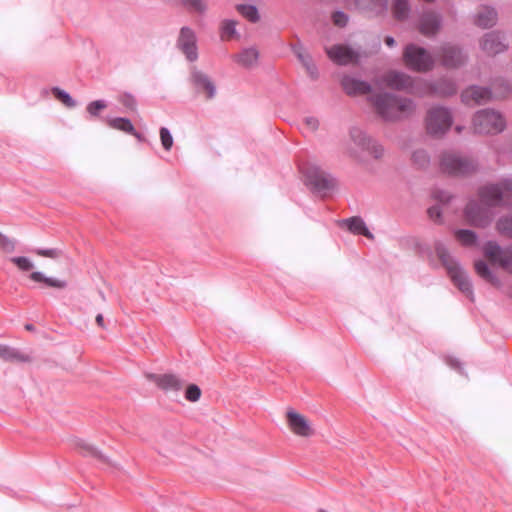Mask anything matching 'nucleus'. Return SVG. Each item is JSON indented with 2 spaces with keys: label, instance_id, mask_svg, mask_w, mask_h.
<instances>
[{
  "label": "nucleus",
  "instance_id": "1",
  "mask_svg": "<svg viewBox=\"0 0 512 512\" xmlns=\"http://www.w3.org/2000/svg\"><path fill=\"white\" fill-rule=\"evenodd\" d=\"M478 195L480 201H469L465 215L472 225L486 227L494 217L492 208L512 206V178H503L497 183L486 184L479 189Z\"/></svg>",
  "mask_w": 512,
  "mask_h": 512
},
{
  "label": "nucleus",
  "instance_id": "2",
  "mask_svg": "<svg viewBox=\"0 0 512 512\" xmlns=\"http://www.w3.org/2000/svg\"><path fill=\"white\" fill-rule=\"evenodd\" d=\"M368 100L376 113L386 121L399 120L414 113L416 104L412 99L392 93H379L369 96Z\"/></svg>",
  "mask_w": 512,
  "mask_h": 512
},
{
  "label": "nucleus",
  "instance_id": "3",
  "mask_svg": "<svg viewBox=\"0 0 512 512\" xmlns=\"http://www.w3.org/2000/svg\"><path fill=\"white\" fill-rule=\"evenodd\" d=\"M435 252L442 264L445 266L453 283L462 293L473 301L474 292L472 282L458 260L449 253L448 248L442 242H437L435 244Z\"/></svg>",
  "mask_w": 512,
  "mask_h": 512
},
{
  "label": "nucleus",
  "instance_id": "4",
  "mask_svg": "<svg viewBox=\"0 0 512 512\" xmlns=\"http://www.w3.org/2000/svg\"><path fill=\"white\" fill-rule=\"evenodd\" d=\"M301 180L312 191L325 193L335 187V179L314 161L299 159L297 162Z\"/></svg>",
  "mask_w": 512,
  "mask_h": 512
},
{
  "label": "nucleus",
  "instance_id": "5",
  "mask_svg": "<svg viewBox=\"0 0 512 512\" xmlns=\"http://www.w3.org/2000/svg\"><path fill=\"white\" fill-rule=\"evenodd\" d=\"M349 136L350 143L347 145L346 150L352 157L362 160L364 153L374 158H380L383 155V147L368 137L361 128L352 127Z\"/></svg>",
  "mask_w": 512,
  "mask_h": 512
},
{
  "label": "nucleus",
  "instance_id": "6",
  "mask_svg": "<svg viewBox=\"0 0 512 512\" xmlns=\"http://www.w3.org/2000/svg\"><path fill=\"white\" fill-rule=\"evenodd\" d=\"M478 168L475 159L455 151H444L440 156V169L449 175L467 176Z\"/></svg>",
  "mask_w": 512,
  "mask_h": 512
},
{
  "label": "nucleus",
  "instance_id": "7",
  "mask_svg": "<svg viewBox=\"0 0 512 512\" xmlns=\"http://www.w3.org/2000/svg\"><path fill=\"white\" fill-rule=\"evenodd\" d=\"M453 124L452 112L444 106H433L427 111L425 127L429 135L433 137L444 136Z\"/></svg>",
  "mask_w": 512,
  "mask_h": 512
},
{
  "label": "nucleus",
  "instance_id": "8",
  "mask_svg": "<svg viewBox=\"0 0 512 512\" xmlns=\"http://www.w3.org/2000/svg\"><path fill=\"white\" fill-rule=\"evenodd\" d=\"M403 61L408 69L416 72H427L435 63L433 56L416 44H408L404 48Z\"/></svg>",
  "mask_w": 512,
  "mask_h": 512
},
{
  "label": "nucleus",
  "instance_id": "9",
  "mask_svg": "<svg viewBox=\"0 0 512 512\" xmlns=\"http://www.w3.org/2000/svg\"><path fill=\"white\" fill-rule=\"evenodd\" d=\"M473 128L476 133L496 134L504 130L505 120L499 112L483 109L474 115Z\"/></svg>",
  "mask_w": 512,
  "mask_h": 512
},
{
  "label": "nucleus",
  "instance_id": "10",
  "mask_svg": "<svg viewBox=\"0 0 512 512\" xmlns=\"http://www.w3.org/2000/svg\"><path fill=\"white\" fill-rule=\"evenodd\" d=\"M176 48L185 56L186 60L193 63L199 57L198 38L194 29L190 26H183L175 43Z\"/></svg>",
  "mask_w": 512,
  "mask_h": 512
},
{
  "label": "nucleus",
  "instance_id": "11",
  "mask_svg": "<svg viewBox=\"0 0 512 512\" xmlns=\"http://www.w3.org/2000/svg\"><path fill=\"white\" fill-rule=\"evenodd\" d=\"M483 253L492 264L512 274V246L501 247L496 241H488L483 246Z\"/></svg>",
  "mask_w": 512,
  "mask_h": 512
},
{
  "label": "nucleus",
  "instance_id": "12",
  "mask_svg": "<svg viewBox=\"0 0 512 512\" xmlns=\"http://www.w3.org/2000/svg\"><path fill=\"white\" fill-rule=\"evenodd\" d=\"M326 53L331 61L341 66L356 64L361 58L359 50L343 44L326 48Z\"/></svg>",
  "mask_w": 512,
  "mask_h": 512
},
{
  "label": "nucleus",
  "instance_id": "13",
  "mask_svg": "<svg viewBox=\"0 0 512 512\" xmlns=\"http://www.w3.org/2000/svg\"><path fill=\"white\" fill-rule=\"evenodd\" d=\"M508 47L505 35L499 31L488 32L480 40V48L488 56L503 53Z\"/></svg>",
  "mask_w": 512,
  "mask_h": 512
},
{
  "label": "nucleus",
  "instance_id": "14",
  "mask_svg": "<svg viewBox=\"0 0 512 512\" xmlns=\"http://www.w3.org/2000/svg\"><path fill=\"white\" fill-rule=\"evenodd\" d=\"M438 55L441 58L442 65L447 68H458L467 61L466 54H464L459 47L451 44L443 45Z\"/></svg>",
  "mask_w": 512,
  "mask_h": 512
},
{
  "label": "nucleus",
  "instance_id": "15",
  "mask_svg": "<svg viewBox=\"0 0 512 512\" xmlns=\"http://www.w3.org/2000/svg\"><path fill=\"white\" fill-rule=\"evenodd\" d=\"M493 97L490 88L480 86H470L463 90L461 100L465 105L475 106L489 102Z\"/></svg>",
  "mask_w": 512,
  "mask_h": 512
},
{
  "label": "nucleus",
  "instance_id": "16",
  "mask_svg": "<svg viewBox=\"0 0 512 512\" xmlns=\"http://www.w3.org/2000/svg\"><path fill=\"white\" fill-rule=\"evenodd\" d=\"M190 81L198 92H205L208 99H212L216 95V86L212 79L199 70L196 66L191 68Z\"/></svg>",
  "mask_w": 512,
  "mask_h": 512
},
{
  "label": "nucleus",
  "instance_id": "17",
  "mask_svg": "<svg viewBox=\"0 0 512 512\" xmlns=\"http://www.w3.org/2000/svg\"><path fill=\"white\" fill-rule=\"evenodd\" d=\"M147 378L153 381L164 392H178L184 385V380L175 374H147Z\"/></svg>",
  "mask_w": 512,
  "mask_h": 512
},
{
  "label": "nucleus",
  "instance_id": "18",
  "mask_svg": "<svg viewBox=\"0 0 512 512\" xmlns=\"http://www.w3.org/2000/svg\"><path fill=\"white\" fill-rule=\"evenodd\" d=\"M382 82L389 88L412 92L413 78L401 71H390L383 76Z\"/></svg>",
  "mask_w": 512,
  "mask_h": 512
},
{
  "label": "nucleus",
  "instance_id": "19",
  "mask_svg": "<svg viewBox=\"0 0 512 512\" xmlns=\"http://www.w3.org/2000/svg\"><path fill=\"white\" fill-rule=\"evenodd\" d=\"M341 86L349 96L368 94L372 89L370 83L353 75H344L341 79Z\"/></svg>",
  "mask_w": 512,
  "mask_h": 512
},
{
  "label": "nucleus",
  "instance_id": "20",
  "mask_svg": "<svg viewBox=\"0 0 512 512\" xmlns=\"http://www.w3.org/2000/svg\"><path fill=\"white\" fill-rule=\"evenodd\" d=\"M442 16L433 11L424 12L420 17L419 31L427 37L434 36L441 28Z\"/></svg>",
  "mask_w": 512,
  "mask_h": 512
},
{
  "label": "nucleus",
  "instance_id": "21",
  "mask_svg": "<svg viewBox=\"0 0 512 512\" xmlns=\"http://www.w3.org/2000/svg\"><path fill=\"white\" fill-rule=\"evenodd\" d=\"M290 431L303 438L312 437L315 433L309 420L293 410H290Z\"/></svg>",
  "mask_w": 512,
  "mask_h": 512
},
{
  "label": "nucleus",
  "instance_id": "22",
  "mask_svg": "<svg viewBox=\"0 0 512 512\" xmlns=\"http://www.w3.org/2000/svg\"><path fill=\"white\" fill-rule=\"evenodd\" d=\"M355 7L369 16L384 14L388 9V0H354Z\"/></svg>",
  "mask_w": 512,
  "mask_h": 512
},
{
  "label": "nucleus",
  "instance_id": "23",
  "mask_svg": "<svg viewBox=\"0 0 512 512\" xmlns=\"http://www.w3.org/2000/svg\"><path fill=\"white\" fill-rule=\"evenodd\" d=\"M427 93L436 96H450L456 93V84L447 79H439L427 83Z\"/></svg>",
  "mask_w": 512,
  "mask_h": 512
},
{
  "label": "nucleus",
  "instance_id": "24",
  "mask_svg": "<svg viewBox=\"0 0 512 512\" xmlns=\"http://www.w3.org/2000/svg\"><path fill=\"white\" fill-rule=\"evenodd\" d=\"M434 198L437 200L438 204L430 207L428 214L433 221L440 222L442 213L444 212L443 207L451 201L452 196L446 191L437 190L434 192Z\"/></svg>",
  "mask_w": 512,
  "mask_h": 512
},
{
  "label": "nucleus",
  "instance_id": "25",
  "mask_svg": "<svg viewBox=\"0 0 512 512\" xmlns=\"http://www.w3.org/2000/svg\"><path fill=\"white\" fill-rule=\"evenodd\" d=\"M233 60L242 67L251 69L258 63L259 51L255 47L244 48L233 56Z\"/></svg>",
  "mask_w": 512,
  "mask_h": 512
},
{
  "label": "nucleus",
  "instance_id": "26",
  "mask_svg": "<svg viewBox=\"0 0 512 512\" xmlns=\"http://www.w3.org/2000/svg\"><path fill=\"white\" fill-rule=\"evenodd\" d=\"M497 12L494 8L483 6L474 16V23L481 28H489L496 24Z\"/></svg>",
  "mask_w": 512,
  "mask_h": 512
},
{
  "label": "nucleus",
  "instance_id": "27",
  "mask_svg": "<svg viewBox=\"0 0 512 512\" xmlns=\"http://www.w3.org/2000/svg\"><path fill=\"white\" fill-rule=\"evenodd\" d=\"M75 445L81 455L85 457L95 458L105 464H111L108 457H106L98 448L94 447L88 442L84 440H77Z\"/></svg>",
  "mask_w": 512,
  "mask_h": 512
},
{
  "label": "nucleus",
  "instance_id": "28",
  "mask_svg": "<svg viewBox=\"0 0 512 512\" xmlns=\"http://www.w3.org/2000/svg\"><path fill=\"white\" fill-rule=\"evenodd\" d=\"M0 358L7 362L25 363L31 360L30 356L23 354L20 350L5 344H0Z\"/></svg>",
  "mask_w": 512,
  "mask_h": 512
},
{
  "label": "nucleus",
  "instance_id": "29",
  "mask_svg": "<svg viewBox=\"0 0 512 512\" xmlns=\"http://www.w3.org/2000/svg\"><path fill=\"white\" fill-rule=\"evenodd\" d=\"M29 279L35 283H41L46 287L64 289L67 287V282L62 279L47 277L43 272L34 271L29 275Z\"/></svg>",
  "mask_w": 512,
  "mask_h": 512
},
{
  "label": "nucleus",
  "instance_id": "30",
  "mask_svg": "<svg viewBox=\"0 0 512 512\" xmlns=\"http://www.w3.org/2000/svg\"><path fill=\"white\" fill-rule=\"evenodd\" d=\"M476 273L487 282L494 286H501L499 278L491 271L488 264L483 260H478L474 264Z\"/></svg>",
  "mask_w": 512,
  "mask_h": 512
},
{
  "label": "nucleus",
  "instance_id": "31",
  "mask_svg": "<svg viewBox=\"0 0 512 512\" xmlns=\"http://www.w3.org/2000/svg\"><path fill=\"white\" fill-rule=\"evenodd\" d=\"M344 223L348 227L349 231H351L355 234L364 235L368 238H373V235L370 233L365 222L361 218L352 217V218L346 219L344 221Z\"/></svg>",
  "mask_w": 512,
  "mask_h": 512
},
{
  "label": "nucleus",
  "instance_id": "32",
  "mask_svg": "<svg viewBox=\"0 0 512 512\" xmlns=\"http://www.w3.org/2000/svg\"><path fill=\"white\" fill-rule=\"evenodd\" d=\"M107 123L109 127L119 130L128 134H136V129L134 128L132 122L128 118L124 117H115L108 118Z\"/></svg>",
  "mask_w": 512,
  "mask_h": 512
},
{
  "label": "nucleus",
  "instance_id": "33",
  "mask_svg": "<svg viewBox=\"0 0 512 512\" xmlns=\"http://www.w3.org/2000/svg\"><path fill=\"white\" fill-rule=\"evenodd\" d=\"M182 6L189 11L195 12L199 15H205L209 10L207 0H177Z\"/></svg>",
  "mask_w": 512,
  "mask_h": 512
},
{
  "label": "nucleus",
  "instance_id": "34",
  "mask_svg": "<svg viewBox=\"0 0 512 512\" xmlns=\"http://www.w3.org/2000/svg\"><path fill=\"white\" fill-rule=\"evenodd\" d=\"M456 239L466 247H472L477 245L478 236L477 234L469 229H458L454 232Z\"/></svg>",
  "mask_w": 512,
  "mask_h": 512
},
{
  "label": "nucleus",
  "instance_id": "35",
  "mask_svg": "<svg viewBox=\"0 0 512 512\" xmlns=\"http://www.w3.org/2000/svg\"><path fill=\"white\" fill-rule=\"evenodd\" d=\"M236 9L243 17H245L252 23H256L260 19L258 9L255 5L238 4L236 6Z\"/></svg>",
  "mask_w": 512,
  "mask_h": 512
},
{
  "label": "nucleus",
  "instance_id": "36",
  "mask_svg": "<svg viewBox=\"0 0 512 512\" xmlns=\"http://www.w3.org/2000/svg\"><path fill=\"white\" fill-rule=\"evenodd\" d=\"M393 13L398 20H404L410 13L409 0H394Z\"/></svg>",
  "mask_w": 512,
  "mask_h": 512
},
{
  "label": "nucleus",
  "instance_id": "37",
  "mask_svg": "<svg viewBox=\"0 0 512 512\" xmlns=\"http://www.w3.org/2000/svg\"><path fill=\"white\" fill-rule=\"evenodd\" d=\"M496 229L500 234L512 238V213L501 217L496 223Z\"/></svg>",
  "mask_w": 512,
  "mask_h": 512
},
{
  "label": "nucleus",
  "instance_id": "38",
  "mask_svg": "<svg viewBox=\"0 0 512 512\" xmlns=\"http://www.w3.org/2000/svg\"><path fill=\"white\" fill-rule=\"evenodd\" d=\"M53 95L61 101L66 107L74 108L77 105V102L71 97V95L65 90L60 89L59 87H53L51 89Z\"/></svg>",
  "mask_w": 512,
  "mask_h": 512
},
{
  "label": "nucleus",
  "instance_id": "39",
  "mask_svg": "<svg viewBox=\"0 0 512 512\" xmlns=\"http://www.w3.org/2000/svg\"><path fill=\"white\" fill-rule=\"evenodd\" d=\"M412 162L419 168H425L430 163V156L424 149H416L411 156Z\"/></svg>",
  "mask_w": 512,
  "mask_h": 512
},
{
  "label": "nucleus",
  "instance_id": "40",
  "mask_svg": "<svg viewBox=\"0 0 512 512\" xmlns=\"http://www.w3.org/2000/svg\"><path fill=\"white\" fill-rule=\"evenodd\" d=\"M237 22L232 19H225L222 21L220 26V33L222 38H230L237 36V30H236Z\"/></svg>",
  "mask_w": 512,
  "mask_h": 512
},
{
  "label": "nucleus",
  "instance_id": "41",
  "mask_svg": "<svg viewBox=\"0 0 512 512\" xmlns=\"http://www.w3.org/2000/svg\"><path fill=\"white\" fill-rule=\"evenodd\" d=\"M297 54H298V57H299L300 61L302 62V64L306 68L307 73L309 74V76L311 78H313V79L317 78L318 77V70H317V67L315 66V64L313 63L312 59L310 58V56L309 55H304V54L299 53V52H297Z\"/></svg>",
  "mask_w": 512,
  "mask_h": 512
},
{
  "label": "nucleus",
  "instance_id": "42",
  "mask_svg": "<svg viewBox=\"0 0 512 512\" xmlns=\"http://www.w3.org/2000/svg\"><path fill=\"white\" fill-rule=\"evenodd\" d=\"M297 54H298V57H299L300 61L302 62V64L306 68L307 73L309 74V76L311 78H313V79L317 78L318 77V70H317V67L315 66V64L313 63L312 59L310 58V56L309 55H304V54L299 53V52H297Z\"/></svg>",
  "mask_w": 512,
  "mask_h": 512
},
{
  "label": "nucleus",
  "instance_id": "43",
  "mask_svg": "<svg viewBox=\"0 0 512 512\" xmlns=\"http://www.w3.org/2000/svg\"><path fill=\"white\" fill-rule=\"evenodd\" d=\"M11 262L14 263L21 271H30L34 268V263L25 256L12 257Z\"/></svg>",
  "mask_w": 512,
  "mask_h": 512
},
{
  "label": "nucleus",
  "instance_id": "44",
  "mask_svg": "<svg viewBox=\"0 0 512 512\" xmlns=\"http://www.w3.org/2000/svg\"><path fill=\"white\" fill-rule=\"evenodd\" d=\"M106 107H107V102L105 100H95V101L90 102L87 105L86 109H87V112L90 114V116L96 117L99 115L100 110H103Z\"/></svg>",
  "mask_w": 512,
  "mask_h": 512
},
{
  "label": "nucleus",
  "instance_id": "45",
  "mask_svg": "<svg viewBox=\"0 0 512 512\" xmlns=\"http://www.w3.org/2000/svg\"><path fill=\"white\" fill-rule=\"evenodd\" d=\"M160 140L163 148L169 151L173 145V137L170 130L166 127L160 128Z\"/></svg>",
  "mask_w": 512,
  "mask_h": 512
},
{
  "label": "nucleus",
  "instance_id": "46",
  "mask_svg": "<svg viewBox=\"0 0 512 512\" xmlns=\"http://www.w3.org/2000/svg\"><path fill=\"white\" fill-rule=\"evenodd\" d=\"M201 397V389L195 385L190 384L185 391V398L190 402H196Z\"/></svg>",
  "mask_w": 512,
  "mask_h": 512
},
{
  "label": "nucleus",
  "instance_id": "47",
  "mask_svg": "<svg viewBox=\"0 0 512 512\" xmlns=\"http://www.w3.org/2000/svg\"><path fill=\"white\" fill-rule=\"evenodd\" d=\"M119 102L125 106L127 109L131 110V111H134L136 110V107H137V101L135 99V97L130 94V93H123L120 97H119Z\"/></svg>",
  "mask_w": 512,
  "mask_h": 512
},
{
  "label": "nucleus",
  "instance_id": "48",
  "mask_svg": "<svg viewBox=\"0 0 512 512\" xmlns=\"http://www.w3.org/2000/svg\"><path fill=\"white\" fill-rule=\"evenodd\" d=\"M32 252L39 256L52 258V259L59 257V255L61 253V251L56 248H49V249L36 248V249L32 250Z\"/></svg>",
  "mask_w": 512,
  "mask_h": 512
},
{
  "label": "nucleus",
  "instance_id": "49",
  "mask_svg": "<svg viewBox=\"0 0 512 512\" xmlns=\"http://www.w3.org/2000/svg\"><path fill=\"white\" fill-rule=\"evenodd\" d=\"M16 242L15 240L7 237L6 235H2L0 239V248L5 252L11 253L15 250Z\"/></svg>",
  "mask_w": 512,
  "mask_h": 512
},
{
  "label": "nucleus",
  "instance_id": "50",
  "mask_svg": "<svg viewBox=\"0 0 512 512\" xmlns=\"http://www.w3.org/2000/svg\"><path fill=\"white\" fill-rule=\"evenodd\" d=\"M332 19L334 24L339 27H345L349 21L348 15L340 10L333 13Z\"/></svg>",
  "mask_w": 512,
  "mask_h": 512
},
{
  "label": "nucleus",
  "instance_id": "51",
  "mask_svg": "<svg viewBox=\"0 0 512 512\" xmlns=\"http://www.w3.org/2000/svg\"><path fill=\"white\" fill-rule=\"evenodd\" d=\"M447 364L451 368L456 369L459 372H462V369H463L462 364H461V362L457 358H453V357L447 358Z\"/></svg>",
  "mask_w": 512,
  "mask_h": 512
},
{
  "label": "nucleus",
  "instance_id": "52",
  "mask_svg": "<svg viewBox=\"0 0 512 512\" xmlns=\"http://www.w3.org/2000/svg\"><path fill=\"white\" fill-rule=\"evenodd\" d=\"M494 89H495V92L498 96H504L505 93L509 92L512 90V87L510 86V84H506L505 85V88L502 90H498L497 88V84H494Z\"/></svg>",
  "mask_w": 512,
  "mask_h": 512
},
{
  "label": "nucleus",
  "instance_id": "53",
  "mask_svg": "<svg viewBox=\"0 0 512 512\" xmlns=\"http://www.w3.org/2000/svg\"><path fill=\"white\" fill-rule=\"evenodd\" d=\"M306 123L312 130H316L319 126V122L316 118H307Z\"/></svg>",
  "mask_w": 512,
  "mask_h": 512
},
{
  "label": "nucleus",
  "instance_id": "54",
  "mask_svg": "<svg viewBox=\"0 0 512 512\" xmlns=\"http://www.w3.org/2000/svg\"><path fill=\"white\" fill-rule=\"evenodd\" d=\"M96 322L97 324L101 327V328H105V325H104V318H103V315L102 314H98L96 316Z\"/></svg>",
  "mask_w": 512,
  "mask_h": 512
},
{
  "label": "nucleus",
  "instance_id": "55",
  "mask_svg": "<svg viewBox=\"0 0 512 512\" xmlns=\"http://www.w3.org/2000/svg\"><path fill=\"white\" fill-rule=\"evenodd\" d=\"M385 43L389 47H393L395 45V39L392 36H387L385 38Z\"/></svg>",
  "mask_w": 512,
  "mask_h": 512
},
{
  "label": "nucleus",
  "instance_id": "56",
  "mask_svg": "<svg viewBox=\"0 0 512 512\" xmlns=\"http://www.w3.org/2000/svg\"><path fill=\"white\" fill-rule=\"evenodd\" d=\"M25 329L28 330V331H34L35 327H34L33 324H26L25 325Z\"/></svg>",
  "mask_w": 512,
  "mask_h": 512
},
{
  "label": "nucleus",
  "instance_id": "57",
  "mask_svg": "<svg viewBox=\"0 0 512 512\" xmlns=\"http://www.w3.org/2000/svg\"><path fill=\"white\" fill-rule=\"evenodd\" d=\"M133 136H135L137 139L139 140H142V135L136 131V134H132Z\"/></svg>",
  "mask_w": 512,
  "mask_h": 512
},
{
  "label": "nucleus",
  "instance_id": "58",
  "mask_svg": "<svg viewBox=\"0 0 512 512\" xmlns=\"http://www.w3.org/2000/svg\"><path fill=\"white\" fill-rule=\"evenodd\" d=\"M456 131H457L458 133H460V132L462 131V127H461V126H457V127H456Z\"/></svg>",
  "mask_w": 512,
  "mask_h": 512
}]
</instances>
